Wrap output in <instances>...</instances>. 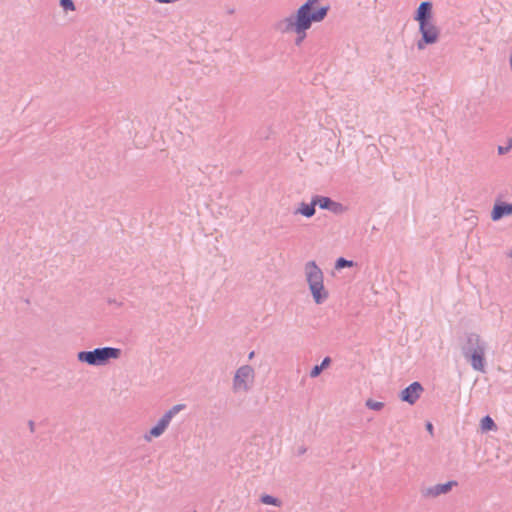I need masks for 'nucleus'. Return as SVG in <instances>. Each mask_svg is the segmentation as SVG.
Returning <instances> with one entry per match:
<instances>
[{
  "mask_svg": "<svg viewBox=\"0 0 512 512\" xmlns=\"http://www.w3.org/2000/svg\"><path fill=\"white\" fill-rule=\"evenodd\" d=\"M60 7L65 11H74L76 9L75 3L73 0H60Z\"/></svg>",
  "mask_w": 512,
  "mask_h": 512,
  "instance_id": "nucleus-21",
  "label": "nucleus"
},
{
  "mask_svg": "<svg viewBox=\"0 0 512 512\" xmlns=\"http://www.w3.org/2000/svg\"><path fill=\"white\" fill-rule=\"evenodd\" d=\"M461 350L464 358L470 362L474 370L485 372L486 343L481 339L480 335L474 332L466 333L465 342L462 344Z\"/></svg>",
  "mask_w": 512,
  "mask_h": 512,
  "instance_id": "nucleus-1",
  "label": "nucleus"
},
{
  "mask_svg": "<svg viewBox=\"0 0 512 512\" xmlns=\"http://www.w3.org/2000/svg\"><path fill=\"white\" fill-rule=\"evenodd\" d=\"M109 303H112V304H117L118 306L121 305V303H117L116 300H109Z\"/></svg>",
  "mask_w": 512,
  "mask_h": 512,
  "instance_id": "nucleus-29",
  "label": "nucleus"
},
{
  "mask_svg": "<svg viewBox=\"0 0 512 512\" xmlns=\"http://www.w3.org/2000/svg\"><path fill=\"white\" fill-rule=\"evenodd\" d=\"M507 141H512V137H510Z\"/></svg>",
  "mask_w": 512,
  "mask_h": 512,
  "instance_id": "nucleus-30",
  "label": "nucleus"
},
{
  "mask_svg": "<svg viewBox=\"0 0 512 512\" xmlns=\"http://www.w3.org/2000/svg\"><path fill=\"white\" fill-rule=\"evenodd\" d=\"M305 274L308 286L324 279L322 270L313 260L305 264Z\"/></svg>",
  "mask_w": 512,
  "mask_h": 512,
  "instance_id": "nucleus-12",
  "label": "nucleus"
},
{
  "mask_svg": "<svg viewBox=\"0 0 512 512\" xmlns=\"http://www.w3.org/2000/svg\"><path fill=\"white\" fill-rule=\"evenodd\" d=\"M109 303H112V304H117L118 306L121 305V303H117L116 300H109Z\"/></svg>",
  "mask_w": 512,
  "mask_h": 512,
  "instance_id": "nucleus-28",
  "label": "nucleus"
},
{
  "mask_svg": "<svg viewBox=\"0 0 512 512\" xmlns=\"http://www.w3.org/2000/svg\"><path fill=\"white\" fill-rule=\"evenodd\" d=\"M254 369L250 365H243L239 367L233 378V389L235 391L243 390L248 391L250 389L248 381L253 382L254 380Z\"/></svg>",
  "mask_w": 512,
  "mask_h": 512,
  "instance_id": "nucleus-6",
  "label": "nucleus"
},
{
  "mask_svg": "<svg viewBox=\"0 0 512 512\" xmlns=\"http://www.w3.org/2000/svg\"><path fill=\"white\" fill-rule=\"evenodd\" d=\"M425 426H426V430L429 431L430 433H432L433 424L431 422H427Z\"/></svg>",
  "mask_w": 512,
  "mask_h": 512,
  "instance_id": "nucleus-25",
  "label": "nucleus"
},
{
  "mask_svg": "<svg viewBox=\"0 0 512 512\" xmlns=\"http://www.w3.org/2000/svg\"><path fill=\"white\" fill-rule=\"evenodd\" d=\"M365 405L367 408L374 410V411H380L384 408L383 402L375 401L371 398L366 401Z\"/></svg>",
  "mask_w": 512,
  "mask_h": 512,
  "instance_id": "nucleus-20",
  "label": "nucleus"
},
{
  "mask_svg": "<svg viewBox=\"0 0 512 512\" xmlns=\"http://www.w3.org/2000/svg\"><path fill=\"white\" fill-rule=\"evenodd\" d=\"M457 485H458L457 481L450 480V481H448L446 483H439V484H436V485H434L432 487L427 488L423 492V494H424V496H427V497H437V496H440L442 494L449 493L452 490V488L454 486H457Z\"/></svg>",
  "mask_w": 512,
  "mask_h": 512,
  "instance_id": "nucleus-13",
  "label": "nucleus"
},
{
  "mask_svg": "<svg viewBox=\"0 0 512 512\" xmlns=\"http://www.w3.org/2000/svg\"><path fill=\"white\" fill-rule=\"evenodd\" d=\"M423 391V385L418 381H414L400 392L399 398L402 402L414 405L419 400Z\"/></svg>",
  "mask_w": 512,
  "mask_h": 512,
  "instance_id": "nucleus-7",
  "label": "nucleus"
},
{
  "mask_svg": "<svg viewBox=\"0 0 512 512\" xmlns=\"http://www.w3.org/2000/svg\"><path fill=\"white\" fill-rule=\"evenodd\" d=\"M316 200H317L318 207L320 209L330 211L335 215H341L344 212H346L348 209L342 203L333 200L329 196H323V195L316 194Z\"/></svg>",
  "mask_w": 512,
  "mask_h": 512,
  "instance_id": "nucleus-8",
  "label": "nucleus"
},
{
  "mask_svg": "<svg viewBox=\"0 0 512 512\" xmlns=\"http://www.w3.org/2000/svg\"><path fill=\"white\" fill-rule=\"evenodd\" d=\"M413 19L418 23L433 21V4L430 1H423L415 10Z\"/></svg>",
  "mask_w": 512,
  "mask_h": 512,
  "instance_id": "nucleus-9",
  "label": "nucleus"
},
{
  "mask_svg": "<svg viewBox=\"0 0 512 512\" xmlns=\"http://www.w3.org/2000/svg\"><path fill=\"white\" fill-rule=\"evenodd\" d=\"M309 290L314 302L318 305L324 303L329 297V293L324 286L323 280L310 285Z\"/></svg>",
  "mask_w": 512,
  "mask_h": 512,
  "instance_id": "nucleus-14",
  "label": "nucleus"
},
{
  "mask_svg": "<svg viewBox=\"0 0 512 512\" xmlns=\"http://www.w3.org/2000/svg\"><path fill=\"white\" fill-rule=\"evenodd\" d=\"M316 206H318L317 200H316V195H313L311 198V202L310 203L301 202L299 207L296 209L295 213L296 214L299 213L306 218H311L316 213Z\"/></svg>",
  "mask_w": 512,
  "mask_h": 512,
  "instance_id": "nucleus-15",
  "label": "nucleus"
},
{
  "mask_svg": "<svg viewBox=\"0 0 512 512\" xmlns=\"http://www.w3.org/2000/svg\"><path fill=\"white\" fill-rule=\"evenodd\" d=\"M512 148V141H507V144L505 146H498L497 151L499 155H505L508 153Z\"/></svg>",
  "mask_w": 512,
  "mask_h": 512,
  "instance_id": "nucleus-23",
  "label": "nucleus"
},
{
  "mask_svg": "<svg viewBox=\"0 0 512 512\" xmlns=\"http://www.w3.org/2000/svg\"><path fill=\"white\" fill-rule=\"evenodd\" d=\"M171 420L172 419L168 415L164 414L158 420V422L153 427H151L149 432L145 434V436H144L145 440L151 441L152 438L160 437L165 432V430L168 428Z\"/></svg>",
  "mask_w": 512,
  "mask_h": 512,
  "instance_id": "nucleus-11",
  "label": "nucleus"
},
{
  "mask_svg": "<svg viewBox=\"0 0 512 512\" xmlns=\"http://www.w3.org/2000/svg\"><path fill=\"white\" fill-rule=\"evenodd\" d=\"M320 2V0H306L296 11H295V15H298L299 18H303V20L305 19H311V20H315V21H318V22H321L323 21L329 10H330V6L329 5H326V6H320V7H316V5Z\"/></svg>",
  "mask_w": 512,
  "mask_h": 512,
  "instance_id": "nucleus-4",
  "label": "nucleus"
},
{
  "mask_svg": "<svg viewBox=\"0 0 512 512\" xmlns=\"http://www.w3.org/2000/svg\"><path fill=\"white\" fill-rule=\"evenodd\" d=\"M121 356V349L115 347H98L93 350H83L78 352L77 359L81 363L90 366H103L111 359H118Z\"/></svg>",
  "mask_w": 512,
  "mask_h": 512,
  "instance_id": "nucleus-3",
  "label": "nucleus"
},
{
  "mask_svg": "<svg viewBox=\"0 0 512 512\" xmlns=\"http://www.w3.org/2000/svg\"><path fill=\"white\" fill-rule=\"evenodd\" d=\"M306 451H307L306 447L302 446V447H299L297 454L303 455Z\"/></svg>",
  "mask_w": 512,
  "mask_h": 512,
  "instance_id": "nucleus-26",
  "label": "nucleus"
},
{
  "mask_svg": "<svg viewBox=\"0 0 512 512\" xmlns=\"http://www.w3.org/2000/svg\"><path fill=\"white\" fill-rule=\"evenodd\" d=\"M480 428L482 432H490L497 430V425L489 415H486L480 420Z\"/></svg>",
  "mask_w": 512,
  "mask_h": 512,
  "instance_id": "nucleus-17",
  "label": "nucleus"
},
{
  "mask_svg": "<svg viewBox=\"0 0 512 512\" xmlns=\"http://www.w3.org/2000/svg\"><path fill=\"white\" fill-rule=\"evenodd\" d=\"M313 23L318 21L311 19L299 18L298 15L291 14L290 16L278 21L274 28L281 33H296L295 45L300 46L307 36V30H309Z\"/></svg>",
  "mask_w": 512,
  "mask_h": 512,
  "instance_id": "nucleus-2",
  "label": "nucleus"
},
{
  "mask_svg": "<svg viewBox=\"0 0 512 512\" xmlns=\"http://www.w3.org/2000/svg\"><path fill=\"white\" fill-rule=\"evenodd\" d=\"M260 501L263 504L272 505V506H276V507H279L281 505V501L277 497H274V496L269 495V494H263L260 497Z\"/></svg>",
  "mask_w": 512,
  "mask_h": 512,
  "instance_id": "nucleus-19",
  "label": "nucleus"
},
{
  "mask_svg": "<svg viewBox=\"0 0 512 512\" xmlns=\"http://www.w3.org/2000/svg\"><path fill=\"white\" fill-rule=\"evenodd\" d=\"M512 215V203L506 201L497 200L491 211V219L493 221H499L504 217Z\"/></svg>",
  "mask_w": 512,
  "mask_h": 512,
  "instance_id": "nucleus-10",
  "label": "nucleus"
},
{
  "mask_svg": "<svg viewBox=\"0 0 512 512\" xmlns=\"http://www.w3.org/2000/svg\"><path fill=\"white\" fill-rule=\"evenodd\" d=\"M419 33L421 34V38L417 41V48L419 50L437 43L440 37V31L433 21L419 23Z\"/></svg>",
  "mask_w": 512,
  "mask_h": 512,
  "instance_id": "nucleus-5",
  "label": "nucleus"
},
{
  "mask_svg": "<svg viewBox=\"0 0 512 512\" xmlns=\"http://www.w3.org/2000/svg\"><path fill=\"white\" fill-rule=\"evenodd\" d=\"M185 408H186L185 404H177V405H174L167 412H165V414L168 415L172 419L177 413L184 410Z\"/></svg>",
  "mask_w": 512,
  "mask_h": 512,
  "instance_id": "nucleus-22",
  "label": "nucleus"
},
{
  "mask_svg": "<svg viewBox=\"0 0 512 512\" xmlns=\"http://www.w3.org/2000/svg\"><path fill=\"white\" fill-rule=\"evenodd\" d=\"M356 263L352 260H348L344 257H339L336 259L335 261V265H334V268L336 270H342L344 268H349V267H353L355 266Z\"/></svg>",
  "mask_w": 512,
  "mask_h": 512,
  "instance_id": "nucleus-18",
  "label": "nucleus"
},
{
  "mask_svg": "<svg viewBox=\"0 0 512 512\" xmlns=\"http://www.w3.org/2000/svg\"><path fill=\"white\" fill-rule=\"evenodd\" d=\"M28 427L30 429L31 432H34L35 431V423L33 420H29L28 421Z\"/></svg>",
  "mask_w": 512,
  "mask_h": 512,
  "instance_id": "nucleus-24",
  "label": "nucleus"
},
{
  "mask_svg": "<svg viewBox=\"0 0 512 512\" xmlns=\"http://www.w3.org/2000/svg\"><path fill=\"white\" fill-rule=\"evenodd\" d=\"M331 362H332V360L329 356L324 357L320 364L312 367V369L310 370V373H309L310 377L317 378L318 376H320L322 371L327 369L330 366Z\"/></svg>",
  "mask_w": 512,
  "mask_h": 512,
  "instance_id": "nucleus-16",
  "label": "nucleus"
},
{
  "mask_svg": "<svg viewBox=\"0 0 512 512\" xmlns=\"http://www.w3.org/2000/svg\"><path fill=\"white\" fill-rule=\"evenodd\" d=\"M255 356V352L254 351H251L249 354H248V359L251 360L253 359Z\"/></svg>",
  "mask_w": 512,
  "mask_h": 512,
  "instance_id": "nucleus-27",
  "label": "nucleus"
}]
</instances>
